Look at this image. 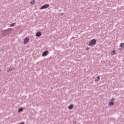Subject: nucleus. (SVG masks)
Masks as SVG:
<instances>
[{
    "label": "nucleus",
    "instance_id": "nucleus-5",
    "mask_svg": "<svg viewBox=\"0 0 124 124\" xmlns=\"http://www.w3.org/2000/svg\"><path fill=\"white\" fill-rule=\"evenodd\" d=\"M41 34H42V33H41V32L40 31H38L36 33V36H37V37H39V36H41Z\"/></svg>",
    "mask_w": 124,
    "mask_h": 124
},
{
    "label": "nucleus",
    "instance_id": "nucleus-2",
    "mask_svg": "<svg viewBox=\"0 0 124 124\" xmlns=\"http://www.w3.org/2000/svg\"><path fill=\"white\" fill-rule=\"evenodd\" d=\"M49 6H50V5H49V4H45V5H44L43 6H42L40 8V9H45V8H48V7H49Z\"/></svg>",
    "mask_w": 124,
    "mask_h": 124
},
{
    "label": "nucleus",
    "instance_id": "nucleus-11",
    "mask_svg": "<svg viewBox=\"0 0 124 124\" xmlns=\"http://www.w3.org/2000/svg\"><path fill=\"white\" fill-rule=\"evenodd\" d=\"M120 47H121V48H124V43L120 44Z\"/></svg>",
    "mask_w": 124,
    "mask_h": 124
},
{
    "label": "nucleus",
    "instance_id": "nucleus-6",
    "mask_svg": "<svg viewBox=\"0 0 124 124\" xmlns=\"http://www.w3.org/2000/svg\"><path fill=\"white\" fill-rule=\"evenodd\" d=\"M73 107H74V105H70L68 107V109H70L71 110V109H73Z\"/></svg>",
    "mask_w": 124,
    "mask_h": 124
},
{
    "label": "nucleus",
    "instance_id": "nucleus-15",
    "mask_svg": "<svg viewBox=\"0 0 124 124\" xmlns=\"http://www.w3.org/2000/svg\"><path fill=\"white\" fill-rule=\"evenodd\" d=\"M114 100H115V99H114V98H112L111 99V101H114Z\"/></svg>",
    "mask_w": 124,
    "mask_h": 124
},
{
    "label": "nucleus",
    "instance_id": "nucleus-1",
    "mask_svg": "<svg viewBox=\"0 0 124 124\" xmlns=\"http://www.w3.org/2000/svg\"><path fill=\"white\" fill-rule=\"evenodd\" d=\"M96 43V40L95 39H93L90 41V43L89 44V46H93L95 45Z\"/></svg>",
    "mask_w": 124,
    "mask_h": 124
},
{
    "label": "nucleus",
    "instance_id": "nucleus-8",
    "mask_svg": "<svg viewBox=\"0 0 124 124\" xmlns=\"http://www.w3.org/2000/svg\"><path fill=\"white\" fill-rule=\"evenodd\" d=\"M100 79V77H97V78H95L94 81L95 82H98V81H99Z\"/></svg>",
    "mask_w": 124,
    "mask_h": 124
},
{
    "label": "nucleus",
    "instance_id": "nucleus-9",
    "mask_svg": "<svg viewBox=\"0 0 124 124\" xmlns=\"http://www.w3.org/2000/svg\"><path fill=\"white\" fill-rule=\"evenodd\" d=\"M30 4H35V0H32L30 2Z\"/></svg>",
    "mask_w": 124,
    "mask_h": 124
},
{
    "label": "nucleus",
    "instance_id": "nucleus-16",
    "mask_svg": "<svg viewBox=\"0 0 124 124\" xmlns=\"http://www.w3.org/2000/svg\"><path fill=\"white\" fill-rule=\"evenodd\" d=\"M12 69H11L10 70V71H12Z\"/></svg>",
    "mask_w": 124,
    "mask_h": 124
},
{
    "label": "nucleus",
    "instance_id": "nucleus-14",
    "mask_svg": "<svg viewBox=\"0 0 124 124\" xmlns=\"http://www.w3.org/2000/svg\"><path fill=\"white\" fill-rule=\"evenodd\" d=\"M86 50H90V47H87L86 48Z\"/></svg>",
    "mask_w": 124,
    "mask_h": 124
},
{
    "label": "nucleus",
    "instance_id": "nucleus-7",
    "mask_svg": "<svg viewBox=\"0 0 124 124\" xmlns=\"http://www.w3.org/2000/svg\"><path fill=\"white\" fill-rule=\"evenodd\" d=\"M108 106H113V105H114V102L112 101V102H110L108 103Z\"/></svg>",
    "mask_w": 124,
    "mask_h": 124
},
{
    "label": "nucleus",
    "instance_id": "nucleus-3",
    "mask_svg": "<svg viewBox=\"0 0 124 124\" xmlns=\"http://www.w3.org/2000/svg\"><path fill=\"white\" fill-rule=\"evenodd\" d=\"M30 40V38L29 37H26L24 40V44H28Z\"/></svg>",
    "mask_w": 124,
    "mask_h": 124
},
{
    "label": "nucleus",
    "instance_id": "nucleus-10",
    "mask_svg": "<svg viewBox=\"0 0 124 124\" xmlns=\"http://www.w3.org/2000/svg\"><path fill=\"white\" fill-rule=\"evenodd\" d=\"M111 55L112 56H114V55H116V51L113 50L111 52Z\"/></svg>",
    "mask_w": 124,
    "mask_h": 124
},
{
    "label": "nucleus",
    "instance_id": "nucleus-13",
    "mask_svg": "<svg viewBox=\"0 0 124 124\" xmlns=\"http://www.w3.org/2000/svg\"><path fill=\"white\" fill-rule=\"evenodd\" d=\"M14 26H15V23H13L10 25V27H14Z\"/></svg>",
    "mask_w": 124,
    "mask_h": 124
},
{
    "label": "nucleus",
    "instance_id": "nucleus-12",
    "mask_svg": "<svg viewBox=\"0 0 124 124\" xmlns=\"http://www.w3.org/2000/svg\"><path fill=\"white\" fill-rule=\"evenodd\" d=\"M22 111H23V108H21L18 109V112H22Z\"/></svg>",
    "mask_w": 124,
    "mask_h": 124
},
{
    "label": "nucleus",
    "instance_id": "nucleus-4",
    "mask_svg": "<svg viewBox=\"0 0 124 124\" xmlns=\"http://www.w3.org/2000/svg\"><path fill=\"white\" fill-rule=\"evenodd\" d=\"M47 55H48V50L44 51L42 55V57H46V56H47Z\"/></svg>",
    "mask_w": 124,
    "mask_h": 124
}]
</instances>
